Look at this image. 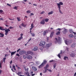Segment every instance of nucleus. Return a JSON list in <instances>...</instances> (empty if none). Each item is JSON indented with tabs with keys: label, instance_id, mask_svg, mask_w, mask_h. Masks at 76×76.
<instances>
[{
	"label": "nucleus",
	"instance_id": "obj_1",
	"mask_svg": "<svg viewBox=\"0 0 76 76\" xmlns=\"http://www.w3.org/2000/svg\"><path fill=\"white\" fill-rule=\"evenodd\" d=\"M57 5L58 6V7L59 9V11L60 13H61V14H63V13L61 11V5H63V3L62 2H60L59 3H57Z\"/></svg>",
	"mask_w": 76,
	"mask_h": 76
},
{
	"label": "nucleus",
	"instance_id": "obj_2",
	"mask_svg": "<svg viewBox=\"0 0 76 76\" xmlns=\"http://www.w3.org/2000/svg\"><path fill=\"white\" fill-rule=\"evenodd\" d=\"M0 30H3L5 31V35H7V34H8V33H9V32H10V30L9 29V28L6 29V30L5 29H3V27H0Z\"/></svg>",
	"mask_w": 76,
	"mask_h": 76
},
{
	"label": "nucleus",
	"instance_id": "obj_3",
	"mask_svg": "<svg viewBox=\"0 0 76 76\" xmlns=\"http://www.w3.org/2000/svg\"><path fill=\"white\" fill-rule=\"evenodd\" d=\"M45 44V42L42 41H41L40 42V44H39L40 47H42L43 48H45V46H44Z\"/></svg>",
	"mask_w": 76,
	"mask_h": 76
},
{
	"label": "nucleus",
	"instance_id": "obj_4",
	"mask_svg": "<svg viewBox=\"0 0 76 76\" xmlns=\"http://www.w3.org/2000/svg\"><path fill=\"white\" fill-rule=\"evenodd\" d=\"M54 41L56 44H57V42L59 43V42H60V37H58V39L57 38H56L55 39Z\"/></svg>",
	"mask_w": 76,
	"mask_h": 76
},
{
	"label": "nucleus",
	"instance_id": "obj_5",
	"mask_svg": "<svg viewBox=\"0 0 76 76\" xmlns=\"http://www.w3.org/2000/svg\"><path fill=\"white\" fill-rule=\"evenodd\" d=\"M51 45H52V43H51L46 44V49H48L49 47H50L51 46Z\"/></svg>",
	"mask_w": 76,
	"mask_h": 76
},
{
	"label": "nucleus",
	"instance_id": "obj_6",
	"mask_svg": "<svg viewBox=\"0 0 76 76\" xmlns=\"http://www.w3.org/2000/svg\"><path fill=\"white\" fill-rule=\"evenodd\" d=\"M19 53L20 54H23L25 53L26 52L25 50H21L20 51Z\"/></svg>",
	"mask_w": 76,
	"mask_h": 76
},
{
	"label": "nucleus",
	"instance_id": "obj_7",
	"mask_svg": "<svg viewBox=\"0 0 76 76\" xmlns=\"http://www.w3.org/2000/svg\"><path fill=\"white\" fill-rule=\"evenodd\" d=\"M26 58H27V59H31V58H32V56H31L28 55L26 56Z\"/></svg>",
	"mask_w": 76,
	"mask_h": 76
},
{
	"label": "nucleus",
	"instance_id": "obj_8",
	"mask_svg": "<svg viewBox=\"0 0 76 76\" xmlns=\"http://www.w3.org/2000/svg\"><path fill=\"white\" fill-rule=\"evenodd\" d=\"M72 41L71 40H69V41H67V40L65 41V44L66 45H68V44H70V43H71V42H70Z\"/></svg>",
	"mask_w": 76,
	"mask_h": 76
},
{
	"label": "nucleus",
	"instance_id": "obj_9",
	"mask_svg": "<svg viewBox=\"0 0 76 76\" xmlns=\"http://www.w3.org/2000/svg\"><path fill=\"white\" fill-rule=\"evenodd\" d=\"M40 23L41 24H42V25L45 24V20H42L40 22Z\"/></svg>",
	"mask_w": 76,
	"mask_h": 76
},
{
	"label": "nucleus",
	"instance_id": "obj_10",
	"mask_svg": "<svg viewBox=\"0 0 76 76\" xmlns=\"http://www.w3.org/2000/svg\"><path fill=\"white\" fill-rule=\"evenodd\" d=\"M32 69H33V70H34V71H35L36 72H37V69L35 67H32Z\"/></svg>",
	"mask_w": 76,
	"mask_h": 76
},
{
	"label": "nucleus",
	"instance_id": "obj_11",
	"mask_svg": "<svg viewBox=\"0 0 76 76\" xmlns=\"http://www.w3.org/2000/svg\"><path fill=\"white\" fill-rule=\"evenodd\" d=\"M76 43H73L72 44V45L71 46V47L72 48H74V47H75L76 46Z\"/></svg>",
	"mask_w": 76,
	"mask_h": 76
},
{
	"label": "nucleus",
	"instance_id": "obj_12",
	"mask_svg": "<svg viewBox=\"0 0 76 76\" xmlns=\"http://www.w3.org/2000/svg\"><path fill=\"white\" fill-rule=\"evenodd\" d=\"M45 69V71L43 70V73H45L47 72V70H48V69L47 68H44Z\"/></svg>",
	"mask_w": 76,
	"mask_h": 76
},
{
	"label": "nucleus",
	"instance_id": "obj_13",
	"mask_svg": "<svg viewBox=\"0 0 76 76\" xmlns=\"http://www.w3.org/2000/svg\"><path fill=\"white\" fill-rule=\"evenodd\" d=\"M47 63V61H46V60H45L43 61V62H42V64L44 66L45 64H46Z\"/></svg>",
	"mask_w": 76,
	"mask_h": 76
},
{
	"label": "nucleus",
	"instance_id": "obj_14",
	"mask_svg": "<svg viewBox=\"0 0 76 76\" xmlns=\"http://www.w3.org/2000/svg\"><path fill=\"white\" fill-rule=\"evenodd\" d=\"M25 75H27V76H31L30 75L29 73L28 72H26L24 73Z\"/></svg>",
	"mask_w": 76,
	"mask_h": 76
},
{
	"label": "nucleus",
	"instance_id": "obj_15",
	"mask_svg": "<svg viewBox=\"0 0 76 76\" xmlns=\"http://www.w3.org/2000/svg\"><path fill=\"white\" fill-rule=\"evenodd\" d=\"M32 50L33 51H37L38 50V47L37 46L35 47L34 49H33Z\"/></svg>",
	"mask_w": 76,
	"mask_h": 76
},
{
	"label": "nucleus",
	"instance_id": "obj_16",
	"mask_svg": "<svg viewBox=\"0 0 76 76\" xmlns=\"http://www.w3.org/2000/svg\"><path fill=\"white\" fill-rule=\"evenodd\" d=\"M67 32V29L66 28H64V30L63 31V33H64L65 34H66Z\"/></svg>",
	"mask_w": 76,
	"mask_h": 76
},
{
	"label": "nucleus",
	"instance_id": "obj_17",
	"mask_svg": "<svg viewBox=\"0 0 76 76\" xmlns=\"http://www.w3.org/2000/svg\"><path fill=\"white\" fill-rule=\"evenodd\" d=\"M43 66H44V65L42 63V64L39 66V69H41V68H42Z\"/></svg>",
	"mask_w": 76,
	"mask_h": 76
},
{
	"label": "nucleus",
	"instance_id": "obj_18",
	"mask_svg": "<svg viewBox=\"0 0 76 76\" xmlns=\"http://www.w3.org/2000/svg\"><path fill=\"white\" fill-rule=\"evenodd\" d=\"M53 34H54V32L52 31V32L51 33L50 37V38H52V37H53Z\"/></svg>",
	"mask_w": 76,
	"mask_h": 76
},
{
	"label": "nucleus",
	"instance_id": "obj_19",
	"mask_svg": "<svg viewBox=\"0 0 76 76\" xmlns=\"http://www.w3.org/2000/svg\"><path fill=\"white\" fill-rule=\"evenodd\" d=\"M16 51H15V52H12L11 53V56H12L13 54H15V53H16Z\"/></svg>",
	"mask_w": 76,
	"mask_h": 76
},
{
	"label": "nucleus",
	"instance_id": "obj_20",
	"mask_svg": "<svg viewBox=\"0 0 76 76\" xmlns=\"http://www.w3.org/2000/svg\"><path fill=\"white\" fill-rule=\"evenodd\" d=\"M47 30H46V31H44V32L43 33V35L44 36L45 35V34H46V33H47Z\"/></svg>",
	"mask_w": 76,
	"mask_h": 76
},
{
	"label": "nucleus",
	"instance_id": "obj_21",
	"mask_svg": "<svg viewBox=\"0 0 76 76\" xmlns=\"http://www.w3.org/2000/svg\"><path fill=\"white\" fill-rule=\"evenodd\" d=\"M23 39V37H20L19 38H18V40L20 41V39Z\"/></svg>",
	"mask_w": 76,
	"mask_h": 76
},
{
	"label": "nucleus",
	"instance_id": "obj_22",
	"mask_svg": "<svg viewBox=\"0 0 76 76\" xmlns=\"http://www.w3.org/2000/svg\"><path fill=\"white\" fill-rule=\"evenodd\" d=\"M53 11H51L49 12L48 13V15H52V14H53Z\"/></svg>",
	"mask_w": 76,
	"mask_h": 76
},
{
	"label": "nucleus",
	"instance_id": "obj_23",
	"mask_svg": "<svg viewBox=\"0 0 76 76\" xmlns=\"http://www.w3.org/2000/svg\"><path fill=\"white\" fill-rule=\"evenodd\" d=\"M49 67V65L48 64H46V66L44 67V69H47Z\"/></svg>",
	"mask_w": 76,
	"mask_h": 76
},
{
	"label": "nucleus",
	"instance_id": "obj_24",
	"mask_svg": "<svg viewBox=\"0 0 76 76\" xmlns=\"http://www.w3.org/2000/svg\"><path fill=\"white\" fill-rule=\"evenodd\" d=\"M0 35H1V36H0V37H4V34L2 33H0Z\"/></svg>",
	"mask_w": 76,
	"mask_h": 76
},
{
	"label": "nucleus",
	"instance_id": "obj_25",
	"mask_svg": "<svg viewBox=\"0 0 76 76\" xmlns=\"http://www.w3.org/2000/svg\"><path fill=\"white\" fill-rule=\"evenodd\" d=\"M69 36L70 38H73V35L72 34H69Z\"/></svg>",
	"mask_w": 76,
	"mask_h": 76
},
{
	"label": "nucleus",
	"instance_id": "obj_26",
	"mask_svg": "<svg viewBox=\"0 0 76 76\" xmlns=\"http://www.w3.org/2000/svg\"><path fill=\"white\" fill-rule=\"evenodd\" d=\"M60 31H58L56 33V35H60Z\"/></svg>",
	"mask_w": 76,
	"mask_h": 76
},
{
	"label": "nucleus",
	"instance_id": "obj_27",
	"mask_svg": "<svg viewBox=\"0 0 76 76\" xmlns=\"http://www.w3.org/2000/svg\"><path fill=\"white\" fill-rule=\"evenodd\" d=\"M71 57H75V54H74V53H71Z\"/></svg>",
	"mask_w": 76,
	"mask_h": 76
},
{
	"label": "nucleus",
	"instance_id": "obj_28",
	"mask_svg": "<svg viewBox=\"0 0 76 76\" xmlns=\"http://www.w3.org/2000/svg\"><path fill=\"white\" fill-rule=\"evenodd\" d=\"M45 22H47L48 20H49V19L48 18H45Z\"/></svg>",
	"mask_w": 76,
	"mask_h": 76
},
{
	"label": "nucleus",
	"instance_id": "obj_29",
	"mask_svg": "<svg viewBox=\"0 0 76 76\" xmlns=\"http://www.w3.org/2000/svg\"><path fill=\"white\" fill-rule=\"evenodd\" d=\"M6 58H4L3 59V61H4V63H5V60H6Z\"/></svg>",
	"mask_w": 76,
	"mask_h": 76
},
{
	"label": "nucleus",
	"instance_id": "obj_30",
	"mask_svg": "<svg viewBox=\"0 0 76 76\" xmlns=\"http://www.w3.org/2000/svg\"><path fill=\"white\" fill-rule=\"evenodd\" d=\"M17 19L18 20V21H20V20H21L20 19V18L19 17H17Z\"/></svg>",
	"mask_w": 76,
	"mask_h": 76
},
{
	"label": "nucleus",
	"instance_id": "obj_31",
	"mask_svg": "<svg viewBox=\"0 0 76 76\" xmlns=\"http://www.w3.org/2000/svg\"><path fill=\"white\" fill-rule=\"evenodd\" d=\"M29 69H28V68H26L25 69V71L26 72H28V71L29 70Z\"/></svg>",
	"mask_w": 76,
	"mask_h": 76
},
{
	"label": "nucleus",
	"instance_id": "obj_32",
	"mask_svg": "<svg viewBox=\"0 0 76 76\" xmlns=\"http://www.w3.org/2000/svg\"><path fill=\"white\" fill-rule=\"evenodd\" d=\"M64 60H66V59H67L68 58V57H67V56H65L64 57Z\"/></svg>",
	"mask_w": 76,
	"mask_h": 76
},
{
	"label": "nucleus",
	"instance_id": "obj_33",
	"mask_svg": "<svg viewBox=\"0 0 76 76\" xmlns=\"http://www.w3.org/2000/svg\"><path fill=\"white\" fill-rule=\"evenodd\" d=\"M31 36L32 37H35V34L34 33H31Z\"/></svg>",
	"mask_w": 76,
	"mask_h": 76
},
{
	"label": "nucleus",
	"instance_id": "obj_34",
	"mask_svg": "<svg viewBox=\"0 0 76 76\" xmlns=\"http://www.w3.org/2000/svg\"><path fill=\"white\" fill-rule=\"evenodd\" d=\"M31 12L30 10H28L26 11L27 13H30Z\"/></svg>",
	"mask_w": 76,
	"mask_h": 76
},
{
	"label": "nucleus",
	"instance_id": "obj_35",
	"mask_svg": "<svg viewBox=\"0 0 76 76\" xmlns=\"http://www.w3.org/2000/svg\"><path fill=\"white\" fill-rule=\"evenodd\" d=\"M31 27L33 28H34V24H33V23H31Z\"/></svg>",
	"mask_w": 76,
	"mask_h": 76
},
{
	"label": "nucleus",
	"instance_id": "obj_36",
	"mask_svg": "<svg viewBox=\"0 0 76 76\" xmlns=\"http://www.w3.org/2000/svg\"><path fill=\"white\" fill-rule=\"evenodd\" d=\"M14 69L15 70H16V69L15 68V66L13 65L12 67V69Z\"/></svg>",
	"mask_w": 76,
	"mask_h": 76
},
{
	"label": "nucleus",
	"instance_id": "obj_37",
	"mask_svg": "<svg viewBox=\"0 0 76 76\" xmlns=\"http://www.w3.org/2000/svg\"><path fill=\"white\" fill-rule=\"evenodd\" d=\"M58 57L59 58H61V56H60V54H59L58 55Z\"/></svg>",
	"mask_w": 76,
	"mask_h": 76
},
{
	"label": "nucleus",
	"instance_id": "obj_38",
	"mask_svg": "<svg viewBox=\"0 0 76 76\" xmlns=\"http://www.w3.org/2000/svg\"><path fill=\"white\" fill-rule=\"evenodd\" d=\"M31 53H32V52L31 51H28V54H31Z\"/></svg>",
	"mask_w": 76,
	"mask_h": 76
},
{
	"label": "nucleus",
	"instance_id": "obj_39",
	"mask_svg": "<svg viewBox=\"0 0 76 76\" xmlns=\"http://www.w3.org/2000/svg\"><path fill=\"white\" fill-rule=\"evenodd\" d=\"M53 67H54V69H55V68H56V64H54Z\"/></svg>",
	"mask_w": 76,
	"mask_h": 76
},
{
	"label": "nucleus",
	"instance_id": "obj_40",
	"mask_svg": "<svg viewBox=\"0 0 76 76\" xmlns=\"http://www.w3.org/2000/svg\"><path fill=\"white\" fill-rule=\"evenodd\" d=\"M14 9H15V10H17V7L15 6V7H13Z\"/></svg>",
	"mask_w": 76,
	"mask_h": 76
},
{
	"label": "nucleus",
	"instance_id": "obj_41",
	"mask_svg": "<svg viewBox=\"0 0 76 76\" xmlns=\"http://www.w3.org/2000/svg\"><path fill=\"white\" fill-rule=\"evenodd\" d=\"M9 19H10V20H15V19L13 18V19H10V18H9Z\"/></svg>",
	"mask_w": 76,
	"mask_h": 76
},
{
	"label": "nucleus",
	"instance_id": "obj_42",
	"mask_svg": "<svg viewBox=\"0 0 76 76\" xmlns=\"http://www.w3.org/2000/svg\"><path fill=\"white\" fill-rule=\"evenodd\" d=\"M45 12L44 11H43L41 13H40V14H43V13Z\"/></svg>",
	"mask_w": 76,
	"mask_h": 76
},
{
	"label": "nucleus",
	"instance_id": "obj_43",
	"mask_svg": "<svg viewBox=\"0 0 76 76\" xmlns=\"http://www.w3.org/2000/svg\"><path fill=\"white\" fill-rule=\"evenodd\" d=\"M3 10H0V13H3Z\"/></svg>",
	"mask_w": 76,
	"mask_h": 76
},
{
	"label": "nucleus",
	"instance_id": "obj_44",
	"mask_svg": "<svg viewBox=\"0 0 76 76\" xmlns=\"http://www.w3.org/2000/svg\"><path fill=\"white\" fill-rule=\"evenodd\" d=\"M24 24H23V23H22V24H21V26H23V27H24Z\"/></svg>",
	"mask_w": 76,
	"mask_h": 76
},
{
	"label": "nucleus",
	"instance_id": "obj_45",
	"mask_svg": "<svg viewBox=\"0 0 76 76\" xmlns=\"http://www.w3.org/2000/svg\"><path fill=\"white\" fill-rule=\"evenodd\" d=\"M1 64H1V63H0V67L1 68H2V67L1 66Z\"/></svg>",
	"mask_w": 76,
	"mask_h": 76
},
{
	"label": "nucleus",
	"instance_id": "obj_46",
	"mask_svg": "<svg viewBox=\"0 0 76 76\" xmlns=\"http://www.w3.org/2000/svg\"><path fill=\"white\" fill-rule=\"evenodd\" d=\"M16 56H18V57H19V56H20V55H19V54L17 53L16 54Z\"/></svg>",
	"mask_w": 76,
	"mask_h": 76
},
{
	"label": "nucleus",
	"instance_id": "obj_47",
	"mask_svg": "<svg viewBox=\"0 0 76 76\" xmlns=\"http://www.w3.org/2000/svg\"><path fill=\"white\" fill-rule=\"evenodd\" d=\"M2 72H3V71H2V70H1L0 69V75L1 74V73H2Z\"/></svg>",
	"mask_w": 76,
	"mask_h": 76
},
{
	"label": "nucleus",
	"instance_id": "obj_48",
	"mask_svg": "<svg viewBox=\"0 0 76 76\" xmlns=\"http://www.w3.org/2000/svg\"><path fill=\"white\" fill-rule=\"evenodd\" d=\"M20 49H19L17 50V52H19V51H20Z\"/></svg>",
	"mask_w": 76,
	"mask_h": 76
},
{
	"label": "nucleus",
	"instance_id": "obj_49",
	"mask_svg": "<svg viewBox=\"0 0 76 76\" xmlns=\"http://www.w3.org/2000/svg\"><path fill=\"white\" fill-rule=\"evenodd\" d=\"M34 14L33 13H31L30 14V16H32V15H34Z\"/></svg>",
	"mask_w": 76,
	"mask_h": 76
},
{
	"label": "nucleus",
	"instance_id": "obj_50",
	"mask_svg": "<svg viewBox=\"0 0 76 76\" xmlns=\"http://www.w3.org/2000/svg\"><path fill=\"white\" fill-rule=\"evenodd\" d=\"M57 30H58L60 31L61 30V28H58L57 29Z\"/></svg>",
	"mask_w": 76,
	"mask_h": 76
},
{
	"label": "nucleus",
	"instance_id": "obj_51",
	"mask_svg": "<svg viewBox=\"0 0 76 76\" xmlns=\"http://www.w3.org/2000/svg\"><path fill=\"white\" fill-rule=\"evenodd\" d=\"M48 71H49V72H52V71H51V69H48Z\"/></svg>",
	"mask_w": 76,
	"mask_h": 76
},
{
	"label": "nucleus",
	"instance_id": "obj_52",
	"mask_svg": "<svg viewBox=\"0 0 76 76\" xmlns=\"http://www.w3.org/2000/svg\"><path fill=\"white\" fill-rule=\"evenodd\" d=\"M32 29H33V28H32V27L30 28L29 29L30 31H31V30H32Z\"/></svg>",
	"mask_w": 76,
	"mask_h": 76
},
{
	"label": "nucleus",
	"instance_id": "obj_53",
	"mask_svg": "<svg viewBox=\"0 0 76 76\" xmlns=\"http://www.w3.org/2000/svg\"><path fill=\"white\" fill-rule=\"evenodd\" d=\"M33 5L34 6H37V4H33Z\"/></svg>",
	"mask_w": 76,
	"mask_h": 76
},
{
	"label": "nucleus",
	"instance_id": "obj_54",
	"mask_svg": "<svg viewBox=\"0 0 76 76\" xmlns=\"http://www.w3.org/2000/svg\"><path fill=\"white\" fill-rule=\"evenodd\" d=\"M53 60H51L49 62L50 63L51 62H53Z\"/></svg>",
	"mask_w": 76,
	"mask_h": 76
},
{
	"label": "nucleus",
	"instance_id": "obj_55",
	"mask_svg": "<svg viewBox=\"0 0 76 76\" xmlns=\"http://www.w3.org/2000/svg\"><path fill=\"white\" fill-rule=\"evenodd\" d=\"M23 57L25 59V58H26V57L25 56H24Z\"/></svg>",
	"mask_w": 76,
	"mask_h": 76
},
{
	"label": "nucleus",
	"instance_id": "obj_56",
	"mask_svg": "<svg viewBox=\"0 0 76 76\" xmlns=\"http://www.w3.org/2000/svg\"><path fill=\"white\" fill-rule=\"evenodd\" d=\"M35 75V74H32L31 75V76H34Z\"/></svg>",
	"mask_w": 76,
	"mask_h": 76
},
{
	"label": "nucleus",
	"instance_id": "obj_57",
	"mask_svg": "<svg viewBox=\"0 0 76 76\" xmlns=\"http://www.w3.org/2000/svg\"><path fill=\"white\" fill-rule=\"evenodd\" d=\"M26 25H26V24L24 25V28H25V27H26Z\"/></svg>",
	"mask_w": 76,
	"mask_h": 76
},
{
	"label": "nucleus",
	"instance_id": "obj_58",
	"mask_svg": "<svg viewBox=\"0 0 76 76\" xmlns=\"http://www.w3.org/2000/svg\"><path fill=\"white\" fill-rule=\"evenodd\" d=\"M66 50H67V51H69V48H68L67 47L66 48Z\"/></svg>",
	"mask_w": 76,
	"mask_h": 76
},
{
	"label": "nucleus",
	"instance_id": "obj_59",
	"mask_svg": "<svg viewBox=\"0 0 76 76\" xmlns=\"http://www.w3.org/2000/svg\"><path fill=\"white\" fill-rule=\"evenodd\" d=\"M75 36L74 37L75 39H76V34L75 35Z\"/></svg>",
	"mask_w": 76,
	"mask_h": 76
},
{
	"label": "nucleus",
	"instance_id": "obj_60",
	"mask_svg": "<svg viewBox=\"0 0 76 76\" xmlns=\"http://www.w3.org/2000/svg\"><path fill=\"white\" fill-rule=\"evenodd\" d=\"M20 37H22V36H23V34H20Z\"/></svg>",
	"mask_w": 76,
	"mask_h": 76
},
{
	"label": "nucleus",
	"instance_id": "obj_61",
	"mask_svg": "<svg viewBox=\"0 0 76 76\" xmlns=\"http://www.w3.org/2000/svg\"><path fill=\"white\" fill-rule=\"evenodd\" d=\"M10 29H12V28H13V27H12V26H10Z\"/></svg>",
	"mask_w": 76,
	"mask_h": 76
},
{
	"label": "nucleus",
	"instance_id": "obj_62",
	"mask_svg": "<svg viewBox=\"0 0 76 76\" xmlns=\"http://www.w3.org/2000/svg\"><path fill=\"white\" fill-rule=\"evenodd\" d=\"M31 74H32V73H33V71H31Z\"/></svg>",
	"mask_w": 76,
	"mask_h": 76
},
{
	"label": "nucleus",
	"instance_id": "obj_63",
	"mask_svg": "<svg viewBox=\"0 0 76 76\" xmlns=\"http://www.w3.org/2000/svg\"><path fill=\"white\" fill-rule=\"evenodd\" d=\"M7 6H11V5L9 4H7Z\"/></svg>",
	"mask_w": 76,
	"mask_h": 76
},
{
	"label": "nucleus",
	"instance_id": "obj_64",
	"mask_svg": "<svg viewBox=\"0 0 76 76\" xmlns=\"http://www.w3.org/2000/svg\"><path fill=\"white\" fill-rule=\"evenodd\" d=\"M31 40V38H30V39H29V40H28V42H29V41H30Z\"/></svg>",
	"mask_w": 76,
	"mask_h": 76
}]
</instances>
